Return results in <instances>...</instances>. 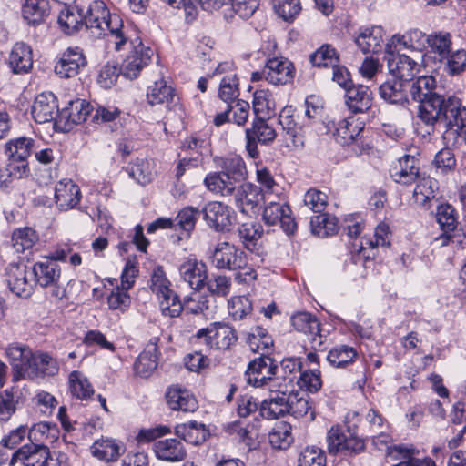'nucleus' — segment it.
<instances>
[{
  "mask_svg": "<svg viewBox=\"0 0 466 466\" xmlns=\"http://www.w3.org/2000/svg\"><path fill=\"white\" fill-rule=\"evenodd\" d=\"M76 7V13L70 5H64L59 11L57 22L62 30L70 35L85 25L95 36L106 37L108 45H112L116 51H120L129 39L122 17L118 14L110 13L100 0H93L86 8L80 5Z\"/></svg>",
  "mask_w": 466,
  "mask_h": 466,
  "instance_id": "obj_1",
  "label": "nucleus"
},
{
  "mask_svg": "<svg viewBox=\"0 0 466 466\" xmlns=\"http://www.w3.org/2000/svg\"><path fill=\"white\" fill-rule=\"evenodd\" d=\"M431 109H424L423 117L426 126L433 127L435 124L441 122L448 128L456 127L461 130L466 127V106L461 105V100L455 96H450L447 98L435 97L431 103L426 105Z\"/></svg>",
  "mask_w": 466,
  "mask_h": 466,
  "instance_id": "obj_2",
  "label": "nucleus"
},
{
  "mask_svg": "<svg viewBox=\"0 0 466 466\" xmlns=\"http://www.w3.org/2000/svg\"><path fill=\"white\" fill-rule=\"evenodd\" d=\"M278 365L276 361L265 353L252 360L246 371L247 381L254 387L268 386L270 391L282 385L280 378L276 376Z\"/></svg>",
  "mask_w": 466,
  "mask_h": 466,
  "instance_id": "obj_3",
  "label": "nucleus"
},
{
  "mask_svg": "<svg viewBox=\"0 0 466 466\" xmlns=\"http://www.w3.org/2000/svg\"><path fill=\"white\" fill-rule=\"evenodd\" d=\"M399 49H389L385 45V56L389 72L396 78L403 81L411 80L420 72L423 64V54H416L415 57L395 54Z\"/></svg>",
  "mask_w": 466,
  "mask_h": 466,
  "instance_id": "obj_4",
  "label": "nucleus"
},
{
  "mask_svg": "<svg viewBox=\"0 0 466 466\" xmlns=\"http://www.w3.org/2000/svg\"><path fill=\"white\" fill-rule=\"evenodd\" d=\"M328 451L331 454H357L364 451V441L354 435L350 430L333 426L327 433Z\"/></svg>",
  "mask_w": 466,
  "mask_h": 466,
  "instance_id": "obj_5",
  "label": "nucleus"
},
{
  "mask_svg": "<svg viewBox=\"0 0 466 466\" xmlns=\"http://www.w3.org/2000/svg\"><path fill=\"white\" fill-rule=\"evenodd\" d=\"M196 339L211 350H226L236 342L237 336L228 325L215 322L206 329H199L196 334Z\"/></svg>",
  "mask_w": 466,
  "mask_h": 466,
  "instance_id": "obj_6",
  "label": "nucleus"
},
{
  "mask_svg": "<svg viewBox=\"0 0 466 466\" xmlns=\"http://www.w3.org/2000/svg\"><path fill=\"white\" fill-rule=\"evenodd\" d=\"M127 28V33H129L128 26L125 25ZM130 35V34H128ZM130 42L133 46V48L129 51L127 57L123 60L121 65V73L122 75L129 79L137 78L142 69L147 66L152 57L153 51L145 46L140 40L136 39L135 41L131 40V36L126 42V45ZM125 44L122 46L124 47ZM121 48L120 50H122Z\"/></svg>",
  "mask_w": 466,
  "mask_h": 466,
  "instance_id": "obj_7",
  "label": "nucleus"
},
{
  "mask_svg": "<svg viewBox=\"0 0 466 466\" xmlns=\"http://www.w3.org/2000/svg\"><path fill=\"white\" fill-rule=\"evenodd\" d=\"M406 83L408 93H410L414 101L419 103L417 116L424 123V109L427 111L431 110L426 105L431 103L435 97H441V95L434 91L436 80L431 76H421L416 79L413 77L411 80L406 81Z\"/></svg>",
  "mask_w": 466,
  "mask_h": 466,
  "instance_id": "obj_8",
  "label": "nucleus"
},
{
  "mask_svg": "<svg viewBox=\"0 0 466 466\" xmlns=\"http://www.w3.org/2000/svg\"><path fill=\"white\" fill-rule=\"evenodd\" d=\"M245 134L246 149L248 156L252 158H257L259 155L258 143L268 145L271 144L277 137L274 127L262 116H256L253 120L252 127L247 128Z\"/></svg>",
  "mask_w": 466,
  "mask_h": 466,
  "instance_id": "obj_9",
  "label": "nucleus"
},
{
  "mask_svg": "<svg viewBox=\"0 0 466 466\" xmlns=\"http://www.w3.org/2000/svg\"><path fill=\"white\" fill-rule=\"evenodd\" d=\"M279 123L282 127V135L287 143V147L294 148L304 146V129L299 121V116L295 115V109L289 106H285L279 115Z\"/></svg>",
  "mask_w": 466,
  "mask_h": 466,
  "instance_id": "obj_10",
  "label": "nucleus"
},
{
  "mask_svg": "<svg viewBox=\"0 0 466 466\" xmlns=\"http://www.w3.org/2000/svg\"><path fill=\"white\" fill-rule=\"evenodd\" d=\"M28 274L31 275V272L23 263H10L5 269L7 286L18 297L27 298L33 291L34 279Z\"/></svg>",
  "mask_w": 466,
  "mask_h": 466,
  "instance_id": "obj_11",
  "label": "nucleus"
},
{
  "mask_svg": "<svg viewBox=\"0 0 466 466\" xmlns=\"http://www.w3.org/2000/svg\"><path fill=\"white\" fill-rule=\"evenodd\" d=\"M147 98L151 106L163 105L168 110L182 111L178 96L164 79L155 81L147 87Z\"/></svg>",
  "mask_w": 466,
  "mask_h": 466,
  "instance_id": "obj_12",
  "label": "nucleus"
},
{
  "mask_svg": "<svg viewBox=\"0 0 466 466\" xmlns=\"http://www.w3.org/2000/svg\"><path fill=\"white\" fill-rule=\"evenodd\" d=\"M295 76V68L289 59L272 57L267 60L264 66V77L267 82L274 86H282L290 83Z\"/></svg>",
  "mask_w": 466,
  "mask_h": 466,
  "instance_id": "obj_13",
  "label": "nucleus"
},
{
  "mask_svg": "<svg viewBox=\"0 0 466 466\" xmlns=\"http://www.w3.org/2000/svg\"><path fill=\"white\" fill-rule=\"evenodd\" d=\"M50 451L46 445L31 442L13 453L10 465L20 461L24 466H50Z\"/></svg>",
  "mask_w": 466,
  "mask_h": 466,
  "instance_id": "obj_14",
  "label": "nucleus"
},
{
  "mask_svg": "<svg viewBox=\"0 0 466 466\" xmlns=\"http://www.w3.org/2000/svg\"><path fill=\"white\" fill-rule=\"evenodd\" d=\"M263 220L266 224L273 226L280 224L287 234H293L297 224L291 216V209L289 205L275 201H269L264 208Z\"/></svg>",
  "mask_w": 466,
  "mask_h": 466,
  "instance_id": "obj_15",
  "label": "nucleus"
},
{
  "mask_svg": "<svg viewBox=\"0 0 466 466\" xmlns=\"http://www.w3.org/2000/svg\"><path fill=\"white\" fill-rule=\"evenodd\" d=\"M246 253L228 242H221L212 255V264L218 269L235 270L244 265Z\"/></svg>",
  "mask_w": 466,
  "mask_h": 466,
  "instance_id": "obj_16",
  "label": "nucleus"
},
{
  "mask_svg": "<svg viewBox=\"0 0 466 466\" xmlns=\"http://www.w3.org/2000/svg\"><path fill=\"white\" fill-rule=\"evenodd\" d=\"M202 212L207 224L216 231L229 230L232 226L234 211L222 202H208Z\"/></svg>",
  "mask_w": 466,
  "mask_h": 466,
  "instance_id": "obj_17",
  "label": "nucleus"
},
{
  "mask_svg": "<svg viewBox=\"0 0 466 466\" xmlns=\"http://www.w3.org/2000/svg\"><path fill=\"white\" fill-rule=\"evenodd\" d=\"M291 324L296 330L309 336L312 350H318L322 347L326 337L320 333L319 322L313 315L299 312L291 317Z\"/></svg>",
  "mask_w": 466,
  "mask_h": 466,
  "instance_id": "obj_18",
  "label": "nucleus"
},
{
  "mask_svg": "<svg viewBox=\"0 0 466 466\" xmlns=\"http://www.w3.org/2000/svg\"><path fill=\"white\" fill-rule=\"evenodd\" d=\"M89 113L90 106L85 100L70 101L68 106L59 112L55 124L63 130L67 131L75 125L86 121Z\"/></svg>",
  "mask_w": 466,
  "mask_h": 466,
  "instance_id": "obj_19",
  "label": "nucleus"
},
{
  "mask_svg": "<svg viewBox=\"0 0 466 466\" xmlns=\"http://www.w3.org/2000/svg\"><path fill=\"white\" fill-rule=\"evenodd\" d=\"M235 202L238 209L245 214H256L264 199L262 189L251 183L239 185L235 194Z\"/></svg>",
  "mask_w": 466,
  "mask_h": 466,
  "instance_id": "obj_20",
  "label": "nucleus"
},
{
  "mask_svg": "<svg viewBox=\"0 0 466 466\" xmlns=\"http://www.w3.org/2000/svg\"><path fill=\"white\" fill-rule=\"evenodd\" d=\"M86 65V57L79 47H68L55 66V72L60 77L76 76L80 68Z\"/></svg>",
  "mask_w": 466,
  "mask_h": 466,
  "instance_id": "obj_21",
  "label": "nucleus"
},
{
  "mask_svg": "<svg viewBox=\"0 0 466 466\" xmlns=\"http://www.w3.org/2000/svg\"><path fill=\"white\" fill-rule=\"evenodd\" d=\"M420 160L414 156L404 155L391 171L390 177L399 184L411 185L420 177Z\"/></svg>",
  "mask_w": 466,
  "mask_h": 466,
  "instance_id": "obj_22",
  "label": "nucleus"
},
{
  "mask_svg": "<svg viewBox=\"0 0 466 466\" xmlns=\"http://www.w3.org/2000/svg\"><path fill=\"white\" fill-rule=\"evenodd\" d=\"M59 112L56 97L50 92L39 94L32 106L34 119L41 124L56 121Z\"/></svg>",
  "mask_w": 466,
  "mask_h": 466,
  "instance_id": "obj_23",
  "label": "nucleus"
},
{
  "mask_svg": "<svg viewBox=\"0 0 466 466\" xmlns=\"http://www.w3.org/2000/svg\"><path fill=\"white\" fill-rule=\"evenodd\" d=\"M79 187L71 179L60 180L55 187V202L60 210L74 208L80 201Z\"/></svg>",
  "mask_w": 466,
  "mask_h": 466,
  "instance_id": "obj_24",
  "label": "nucleus"
},
{
  "mask_svg": "<svg viewBox=\"0 0 466 466\" xmlns=\"http://www.w3.org/2000/svg\"><path fill=\"white\" fill-rule=\"evenodd\" d=\"M288 390L287 385H280L274 389L276 397L265 400L260 405V414L267 420H274L288 414Z\"/></svg>",
  "mask_w": 466,
  "mask_h": 466,
  "instance_id": "obj_25",
  "label": "nucleus"
},
{
  "mask_svg": "<svg viewBox=\"0 0 466 466\" xmlns=\"http://www.w3.org/2000/svg\"><path fill=\"white\" fill-rule=\"evenodd\" d=\"M214 163L226 178H230L238 184L247 177L246 165L239 156L216 157Z\"/></svg>",
  "mask_w": 466,
  "mask_h": 466,
  "instance_id": "obj_26",
  "label": "nucleus"
},
{
  "mask_svg": "<svg viewBox=\"0 0 466 466\" xmlns=\"http://www.w3.org/2000/svg\"><path fill=\"white\" fill-rule=\"evenodd\" d=\"M429 35L419 29H410L403 35H394L386 43L388 48L399 49V46L418 51L417 54H422L425 49Z\"/></svg>",
  "mask_w": 466,
  "mask_h": 466,
  "instance_id": "obj_27",
  "label": "nucleus"
},
{
  "mask_svg": "<svg viewBox=\"0 0 466 466\" xmlns=\"http://www.w3.org/2000/svg\"><path fill=\"white\" fill-rule=\"evenodd\" d=\"M384 31L380 26H371L360 29L355 37V43L364 53H379L383 46Z\"/></svg>",
  "mask_w": 466,
  "mask_h": 466,
  "instance_id": "obj_28",
  "label": "nucleus"
},
{
  "mask_svg": "<svg viewBox=\"0 0 466 466\" xmlns=\"http://www.w3.org/2000/svg\"><path fill=\"white\" fill-rule=\"evenodd\" d=\"M8 64L15 74L29 72L33 66V53L30 46L23 42L15 44L9 54Z\"/></svg>",
  "mask_w": 466,
  "mask_h": 466,
  "instance_id": "obj_29",
  "label": "nucleus"
},
{
  "mask_svg": "<svg viewBox=\"0 0 466 466\" xmlns=\"http://www.w3.org/2000/svg\"><path fill=\"white\" fill-rule=\"evenodd\" d=\"M372 93L367 86H353L346 91V104L353 113L369 110L372 105Z\"/></svg>",
  "mask_w": 466,
  "mask_h": 466,
  "instance_id": "obj_30",
  "label": "nucleus"
},
{
  "mask_svg": "<svg viewBox=\"0 0 466 466\" xmlns=\"http://www.w3.org/2000/svg\"><path fill=\"white\" fill-rule=\"evenodd\" d=\"M179 273L182 279L195 290L200 289L207 279L206 265L196 259L183 262L179 267Z\"/></svg>",
  "mask_w": 466,
  "mask_h": 466,
  "instance_id": "obj_31",
  "label": "nucleus"
},
{
  "mask_svg": "<svg viewBox=\"0 0 466 466\" xmlns=\"http://www.w3.org/2000/svg\"><path fill=\"white\" fill-rule=\"evenodd\" d=\"M167 401L173 410L194 412L198 408L195 396L187 390L178 387H171L167 392Z\"/></svg>",
  "mask_w": 466,
  "mask_h": 466,
  "instance_id": "obj_32",
  "label": "nucleus"
},
{
  "mask_svg": "<svg viewBox=\"0 0 466 466\" xmlns=\"http://www.w3.org/2000/svg\"><path fill=\"white\" fill-rule=\"evenodd\" d=\"M156 456L167 461H179L186 457L184 445L175 438L159 440L154 444Z\"/></svg>",
  "mask_w": 466,
  "mask_h": 466,
  "instance_id": "obj_33",
  "label": "nucleus"
},
{
  "mask_svg": "<svg viewBox=\"0 0 466 466\" xmlns=\"http://www.w3.org/2000/svg\"><path fill=\"white\" fill-rule=\"evenodd\" d=\"M157 351L156 342L150 341L146 346L134 363V370L137 375L143 378L152 375L157 366Z\"/></svg>",
  "mask_w": 466,
  "mask_h": 466,
  "instance_id": "obj_34",
  "label": "nucleus"
},
{
  "mask_svg": "<svg viewBox=\"0 0 466 466\" xmlns=\"http://www.w3.org/2000/svg\"><path fill=\"white\" fill-rule=\"evenodd\" d=\"M172 7L182 6L188 17L194 19L197 15V5L208 12H213L229 3V0H162Z\"/></svg>",
  "mask_w": 466,
  "mask_h": 466,
  "instance_id": "obj_35",
  "label": "nucleus"
},
{
  "mask_svg": "<svg viewBox=\"0 0 466 466\" xmlns=\"http://www.w3.org/2000/svg\"><path fill=\"white\" fill-rule=\"evenodd\" d=\"M204 185L213 194L222 197L233 196L239 187L235 181L226 178L219 171L208 173L204 179Z\"/></svg>",
  "mask_w": 466,
  "mask_h": 466,
  "instance_id": "obj_36",
  "label": "nucleus"
},
{
  "mask_svg": "<svg viewBox=\"0 0 466 466\" xmlns=\"http://www.w3.org/2000/svg\"><path fill=\"white\" fill-rule=\"evenodd\" d=\"M364 125L359 119L351 116L339 121L334 136L342 146L350 145L362 132Z\"/></svg>",
  "mask_w": 466,
  "mask_h": 466,
  "instance_id": "obj_37",
  "label": "nucleus"
},
{
  "mask_svg": "<svg viewBox=\"0 0 466 466\" xmlns=\"http://www.w3.org/2000/svg\"><path fill=\"white\" fill-rule=\"evenodd\" d=\"M406 84L398 78L388 80L380 86V95L388 103L403 105L408 102Z\"/></svg>",
  "mask_w": 466,
  "mask_h": 466,
  "instance_id": "obj_38",
  "label": "nucleus"
},
{
  "mask_svg": "<svg viewBox=\"0 0 466 466\" xmlns=\"http://www.w3.org/2000/svg\"><path fill=\"white\" fill-rule=\"evenodd\" d=\"M33 139L21 137L9 140L5 144V153L12 162H21L23 172L26 170L25 160L31 154L33 147Z\"/></svg>",
  "mask_w": 466,
  "mask_h": 466,
  "instance_id": "obj_39",
  "label": "nucleus"
},
{
  "mask_svg": "<svg viewBox=\"0 0 466 466\" xmlns=\"http://www.w3.org/2000/svg\"><path fill=\"white\" fill-rule=\"evenodd\" d=\"M32 273L35 275L34 282L35 281L43 287L52 284L54 281H59L61 270L54 259L45 258L35 263Z\"/></svg>",
  "mask_w": 466,
  "mask_h": 466,
  "instance_id": "obj_40",
  "label": "nucleus"
},
{
  "mask_svg": "<svg viewBox=\"0 0 466 466\" xmlns=\"http://www.w3.org/2000/svg\"><path fill=\"white\" fill-rule=\"evenodd\" d=\"M91 454L103 461H115L120 456V446L110 438H101L96 440L90 447Z\"/></svg>",
  "mask_w": 466,
  "mask_h": 466,
  "instance_id": "obj_41",
  "label": "nucleus"
},
{
  "mask_svg": "<svg viewBox=\"0 0 466 466\" xmlns=\"http://www.w3.org/2000/svg\"><path fill=\"white\" fill-rule=\"evenodd\" d=\"M357 358L358 351L354 347L340 344L329 351L327 360L334 368L346 369L354 363Z\"/></svg>",
  "mask_w": 466,
  "mask_h": 466,
  "instance_id": "obj_42",
  "label": "nucleus"
},
{
  "mask_svg": "<svg viewBox=\"0 0 466 466\" xmlns=\"http://www.w3.org/2000/svg\"><path fill=\"white\" fill-rule=\"evenodd\" d=\"M175 433L186 442L193 445L202 443L208 434L204 424L197 421H190L176 426Z\"/></svg>",
  "mask_w": 466,
  "mask_h": 466,
  "instance_id": "obj_43",
  "label": "nucleus"
},
{
  "mask_svg": "<svg viewBox=\"0 0 466 466\" xmlns=\"http://www.w3.org/2000/svg\"><path fill=\"white\" fill-rule=\"evenodd\" d=\"M48 0H25L22 14L28 24H39L49 15Z\"/></svg>",
  "mask_w": 466,
  "mask_h": 466,
  "instance_id": "obj_44",
  "label": "nucleus"
},
{
  "mask_svg": "<svg viewBox=\"0 0 466 466\" xmlns=\"http://www.w3.org/2000/svg\"><path fill=\"white\" fill-rule=\"evenodd\" d=\"M310 226L313 234L325 238L334 234L338 229V220L324 211L311 218Z\"/></svg>",
  "mask_w": 466,
  "mask_h": 466,
  "instance_id": "obj_45",
  "label": "nucleus"
},
{
  "mask_svg": "<svg viewBox=\"0 0 466 466\" xmlns=\"http://www.w3.org/2000/svg\"><path fill=\"white\" fill-rule=\"evenodd\" d=\"M246 341L250 350L253 352L263 351L262 353L266 354L273 346L271 336L261 327L252 329V330L247 334Z\"/></svg>",
  "mask_w": 466,
  "mask_h": 466,
  "instance_id": "obj_46",
  "label": "nucleus"
},
{
  "mask_svg": "<svg viewBox=\"0 0 466 466\" xmlns=\"http://www.w3.org/2000/svg\"><path fill=\"white\" fill-rule=\"evenodd\" d=\"M238 232L243 246L247 249L251 250L256 246L257 241L261 238L263 228L258 222L249 220L241 223Z\"/></svg>",
  "mask_w": 466,
  "mask_h": 466,
  "instance_id": "obj_47",
  "label": "nucleus"
},
{
  "mask_svg": "<svg viewBox=\"0 0 466 466\" xmlns=\"http://www.w3.org/2000/svg\"><path fill=\"white\" fill-rule=\"evenodd\" d=\"M69 389L72 395L79 400H87L94 394V389L87 378L77 370L69 375Z\"/></svg>",
  "mask_w": 466,
  "mask_h": 466,
  "instance_id": "obj_48",
  "label": "nucleus"
},
{
  "mask_svg": "<svg viewBox=\"0 0 466 466\" xmlns=\"http://www.w3.org/2000/svg\"><path fill=\"white\" fill-rule=\"evenodd\" d=\"M276 104L268 90H256L253 95V110L257 116H270L275 111Z\"/></svg>",
  "mask_w": 466,
  "mask_h": 466,
  "instance_id": "obj_49",
  "label": "nucleus"
},
{
  "mask_svg": "<svg viewBox=\"0 0 466 466\" xmlns=\"http://www.w3.org/2000/svg\"><path fill=\"white\" fill-rule=\"evenodd\" d=\"M435 185L436 181L431 177H419L413 191L414 200L419 206L424 208H429L431 200L435 197Z\"/></svg>",
  "mask_w": 466,
  "mask_h": 466,
  "instance_id": "obj_50",
  "label": "nucleus"
},
{
  "mask_svg": "<svg viewBox=\"0 0 466 466\" xmlns=\"http://www.w3.org/2000/svg\"><path fill=\"white\" fill-rule=\"evenodd\" d=\"M37 241V233L28 227L17 228L12 235L13 247L18 253L32 248Z\"/></svg>",
  "mask_w": 466,
  "mask_h": 466,
  "instance_id": "obj_51",
  "label": "nucleus"
},
{
  "mask_svg": "<svg viewBox=\"0 0 466 466\" xmlns=\"http://www.w3.org/2000/svg\"><path fill=\"white\" fill-rule=\"evenodd\" d=\"M127 168L129 176L141 185H146L153 179V166L148 159L137 158Z\"/></svg>",
  "mask_w": 466,
  "mask_h": 466,
  "instance_id": "obj_52",
  "label": "nucleus"
},
{
  "mask_svg": "<svg viewBox=\"0 0 466 466\" xmlns=\"http://www.w3.org/2000/svg\"><path fill=\"white\" fill-rule=\"evenodd\" d=\"M437 222L442 230V233H447L456 229L458 227V214L455 208L448 204H441L436 211Z\"/></svg>",
  "mask_w": 466,
  "mask_h": 466,
  "instance_id": "obj_53",
  "label": "nucleus"
},
{
  "mask_svg": "<svg viewBox=\"0 0 466 466\" xmlns=\"http://www.w3.org/2000/svg\"><path fill=\"white\" fill-rule=\"evenodd\" d=\"M275 13L286 22H293L301 12L300 0H272Z\"/></svg>",
  "mask_w": 466,
  "mask_h": 466,
  "instance_id": "obj_54",
  "label": "nucleus"
},
{
  "mask_svg": "<svg viewBox=\"0 0 466 466\" xmlns=\"http://www.w3.org/2000/svg\"><path fill=\"white\" fill-rule=\"evenodd\" d=\"M389 233V226L385 223H381L378 225V227L375 228V241L370 238H360V240L356 239L355 242L353 243V247L357 252H361L362 250H365L367 247L373 248L378 246L388 245Z\"/></svg>",
  "mask_w": 466,
  "mask_h": 466,
  "instance_id": "obj_55",
  "label": "nucleus"
},
{
  "mask_svg": "<svg viewBox=\"0 0 466 466\" xmlns=\"http://www.w3.org/2000/svg\"><path fill=\"white\" fill-rule=\"evenodd\" d=\"M228 309L233 319L241 320L252 313L253 304L246 296H234L228 300Z\"/></svg>",
  "mask_w": 466,
  "mask_h": 466,
  "instance_id": "obj_56",
  "label": "nucleus"
},
{
  "mask_svg": "<svg viewBox=\"0 0 466 466\" xmlns=\"http://www.w3.org/2000/svg\"><path fill=\"white\" fill-rule=\"evenodd\" d=\"M269 443L274 449L285 450L293 441L291 426L288 423H279L268 436Z\"/></svg>",
  "mask_w": 466,
  "mask_h": 466,
  "instance_id": "obj_57",
  "label": "nucleus"
},
{
  "mask_svg": "<svg viewBox=\"0 0 466 466\" xmlns=\"http://www.w3.org/2000/svg\"><path fill=\"white\" fill-rule=\"evenodd\" d=\"M309 60L316 66L332 67L339 64V56L330 45H323L309 56Z\"/></svg>",
  "mask_w": 466,
  "mask_h": 466,
  "instance_id": "obj_58",
  "label": "nucleus"
},
{
  "mask_svg": "<svg viewBox=\"0 0 466 466\" xmlns=\"http://www.w3.org/2000/svg\"><path fill=\"white\" fill-rule=\"evenodd\" d=\"M427 45L432 53L439 56L440 60L447 58L451 46V35L448 33L430 35Z\"/></svg>",
  "mask_w": 466,
  "mask_h": 466,
  "instance_id": "obj_59",
  "label": "nucleus"
},
{
  "mask_svg": "<svg viewBox=\"0 0 466 466\" xmlns=\"http://www.w3.org/2000/svg\"><path fill=\"white\" fill-rule=\"evenodd\" d=\"M238 85L237 75L234 73L228 74L220 82L218 90L219 97L227 103L234 102L239 96Z\"/></svg>",
  "mask_w": 466,
  "mask_h": 466,
  "instance_id": "obj_60",
  "label": "nucleus"
},
{
  "mask_svg": "<svg viewBox=\"0 0 466 466\" xmlns=\"http://www.w3.org/2000/svg\"><path fill=\"white\" fill-rule=\"evenodd\" d=\"M159 302L160 310L163 315L176 318L180 315L183 310V305L177 294L172 290L163 297L157 298Z\"/></svg>",
  "mask_w": 466,
  "mask_h": 466,
  "instance_id": "obj_61",
  "label": "nucleus"
},
{
  "mask_svg": "<svg viewBox=\"0 0 466 466\" xmlns=\"http://www.w3.org/2000/svg\"><path fill=\"white\" fill-rule=\"evenodd\" d=\"M150 289L157 298L163 297L173 289L162 267L153 269L150 279Z\"/></svg>",
  "mask_w": 466,
  "mask_h": 466,
  "instance_id": "obj_62",
  "label": "nucleus"
},
{
  "mask_svg": "<svg viewBox=\"0 0 466 466\" xmlns=\"http://www.w3.org/2000/svg\"><path fill=\"white\" fill-rule=\"evenodd\" d=\"M298 466H326L324 451L316 446L306 447L299 454Z\"/></svg>",
  "mask_w": 466,
  "mask_h": 466,
  "instance_id": "obj_63",
  "label": "nucleus"
},
{
  "mask_svg": "<svg viewBox=\"0 0 466 466\" xmlns=\"http://www.w3.org/2000/svg\"><path fill=\"white\" fill-rule=\"evenodd\" d=\"M304 205L315 213L323 212L328 206V196L316 188L309 189L304 195Z\"/></svg>",
  "mask_w": 466,
  "mask_h": 466,
  "instance_id": "obj_64",
  "label": "nucleus"
}]
</instances>
